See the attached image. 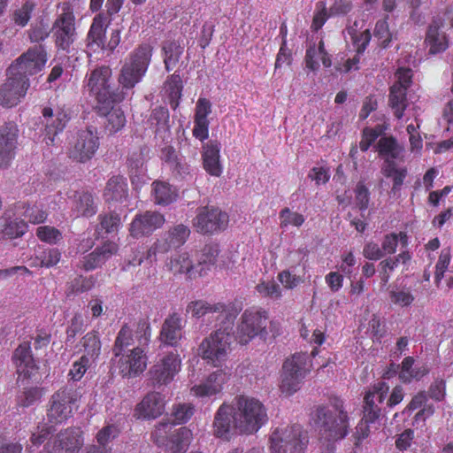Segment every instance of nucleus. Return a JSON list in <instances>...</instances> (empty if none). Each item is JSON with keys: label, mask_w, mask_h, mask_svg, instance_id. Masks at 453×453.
<instances>
[{"label": "nucleus", "mask_w": 453, "mask_h": 453, "mask_svg": "<svg viewBox=\"0 0 453 453\" xmlns=\"http://www.w3.org/2000/svg\"><path fill=\"white\" fill-rule=\"evenodd\" d=\"M312 420L319 433V453H334L335 442L348 434V415L342 403H335L333 409L319 407Z\"/></svg>", "instance_id": "nucleus-1"}, {"label": "nucleus", "mask_w": 453, "mask_h": 453, "mask_svg": "<svg viewBox=\"0 0 453 453\" xmlns=\"http://www.w3.org/2000/svg\"><path fill=\"white\" fill-rule=\"evenodd\" d=\"M234 407V425L240 433L254 434L268 420L266 409L256 398L241 395Z\"/></svg>", "instance_id": "nucleus-2"}, {"label": "nucleus", "mask_w": 453, "mask_h": 453, "mask_svg": "<svg viewBox=\"0 0 453 453\" xmlns=\"http://www.w3.org/2000/svg\"><path fill=\"white\" fill-rule=\"evenodd\" d=\"M74 5L67 1L57 5L56 18L51 26L52 37L58 50L68 52L77 38Z\"/></svg>", "instance_id": "nucleus-3"}, {"label": "nucleus", "mask_w": 453, "mask_h": 453, "mask_svg": "<svg viewBox=\"0 0 453 453\" xmlns=\"http://www.w3.org/2000/svg\"><path fill=\"white\" fill-rule=\"evenodd\" d=\"M153 49L142 44L125 59L120 70L119 82L123 88L131 89L144 77L150 65Z\"/></svg>", "instance_id": "nucleus-4"}, {"label": "nucleus", "mask_w": 453, "mask_h": 453, "mask_svg": "<svg viewBox=\"0 0 453 453\" xmlns=\"http://www.w3.org/2000/svg\"><path fill=\"white\" fill-rule=\"evenodd\" d=\"M111 70L108 66L96 68L88 75L87 87L96 97L100 111L107 110L111 104L121 102L125 98L122 90L113 91L110 85Z\"/></svg>", "instance_id": "nucleus-5"}, {"label": "nucleus", "mask_w": 453, "mask_h": 453, "mask_svg": "<svg viewBox=\"0 0 453 453\" xmlns=\"http://www.w3.org/2000/svg\"><path fill=\"white\" fill-rule=\"evenodd\" d=\"M82 396L81 388L73 383H68L55 392L50 400L48 418L52 423H61L73 415L78 408L77 403Z\"/></svg>", "instance_id": "nucleus-6"}, {"label": "nucleus", "mask_w": 453, "mask_h": 453, "mask_svg": "<svg viewBox=\"0 0 453 453\" xmlns=\"http://www.w3.org/2000/svg\"><path fill=\"white\" fill-rule=\"evenodd\" d=\"M309 355L297 352L287 358L282 366L280 390L291 395L296 392L311 371Z\"/></svg>", "instance_id": "nucleus-7"}, {"label": "nucleus", "mask_w": 453, "mask_h": 453, "mask_svg": "<svg viewBox=\"0 0 453 453\" xmlns=\"http://www.w3.org/2000/svg\"><path fill=\"white\" fill-rule=\"evenodd\" d=\"M307 433L299 425L277 428L270 437L271 453H304L308 444Z\"/></svg>", "instance_id": "nucleus-8"}, {"label": "nucleus", "mask_w": 453, "mask_h": 453, "mask_svg": "<svg viewBox=\"0 0 453 453\" xmlns=\"http://www.w3.org/2000/svg\"><path fill=\"white\" fill-rule=\"evenodd\" d=\"M233 326L226 329V324L203 340L199 346V353L203 359L218 366L224 360L233 340Z\"/></svg>", "instance_id": "nucleus-9"}, {"label": "nucleus", "mask_w": 453, "mask_h": 453, "mask_svg": "<svg viewBox=\"0 0 453 453\" xmlns=\"http://www.w3.org/2000/svg\"><path fill=\"white\" fill-rule=\"evenodd\" d=\"M47 62L42 46H35L19 56L7 69L8 73L28 80V76L41 72Z\"/></svg>", "instance_id": "nucleus-10"}, {"label": "nucleus", "mask_w": 453, "mask_h": 453, "mask_svg": "<svg viewBox=\"0 0 453 453\" xmlns=\"http://www.w3.org/2000/svg\"><path fill=\"white\" fill-rule=\"evenodd\" d=\"M99 148V137L94 128L78 131L69 142L68 155L73 160L85 163L90 160Z\"/></svg>", "instance_id": "nucleus-11"}, {"label": "nucleus", "mask_w": 453, "mask_h": 453, "mask_svg": "<svg viewBox=\"0 0 453 453\" xmlns=\"http://www.w3.org/2000/svg\"><path fill=\"white\" fill-rule=\"evenodd\" d=\"M266 311L256 308L245 310L241 318V323L237 328V338L242 344H247L254 337L259 335L265 337Z\"/></svg>", "instance_id": "nucleus-12"}, {"label": "nucleus", "mask_w": 453, "mask_h": 453, "mask_svg": "<svg viewBox=\"0 0 453 453\" xmlns=\"http://www.w3.org/2000/svg\"><path fill=\"white\" fill-rule=\"evenodd\" d=\"M72 118V111L66 105L45 107L42 110V124L44 125L47 144H53L55 137L63 132Z\"/></svg>", "instance_id": "nucleus-13"}, {"label": "nucleus", "mask_w": 453, "mask_h": 453, "mask_svg": "<svg viewBox=\"0 0 453 453\" xmlns=\"http://www.w3.org/2000/svg\"><path fill=\"white\" fill-rule=\"evenodd\" d=\"M228 225V215L215 207H202L197 210L193 226L198 233L213 234L222 231Z\"/></svg>", "instance_id": "nucleus-14"}, {"label": "nucleus", "mask_w": 453, "mask_h": 453, "mask_svg": "<svg viewBox=\"0 0 453 453\" xmlns=\"http://www.w3.org/2000/svg\"><path fill=\"white\" fill-rule=\"evenodd\" d=\"M83 443L82 431L78 427H71L50 439L45 444L42 453H77Z\"/></svg>", "instance_id": "nucleus-15"}, {"label": "nucleus", "mask_w": 453, "mask_h": 453, "mask_svg": "<svg viewBox=\"0 0 453 453\" xmlns=\"http://www.w3.org/2000/svg\"><path fill=\"white\" fill-rule=\"evenodd\" d=\"M187 311H191L196 317H203L208 313H218L217 319H221L222 324H226V329L234 326L238 313L232 303H210L202 300L191 302L188 305Z\"/></svg>", "instance_id": "nucleus-16"}, {"label": "nucleus", "mask_w": 453, "mask_h": 453, "mask_svg": "<svg viewBox=\"0 0 453 453\" xmlns=\"http://www.w3.org/2000/svg\"><path fill=\"white\" fill-rule=\"evenodd\" d=\"M190 235V229L184 224L175 225L166 231L160 240H157L149 250L148 257L151 258L157 253H166L172 249L182 246Z\"/></svg>", "instance_id": "nucleus-17"}, {"label": "nucleus", "mask_w": 453, "mask_h": 453, "mask_svg": "<svg viewBox=\"0 0 453 453\" xmlns=\"http://www.w3.org/2000/svg\"><path fill=\"white\" fill-rule=\"evenodd\" d=\"M389 391V386L384 381L374 383L365 393L363 403V417L365 420L377 422L381 416L382 403Z\"/></svg>", "instance_id": "nucleus-18"}, {"label": "nucleus", "mask_w": 453, "mask_h": 453, "mask_svg": "<svg viewBox=\"0 0 453 453\" xmlns=\"http://www.w3.org/2000/svg\"><path fill=\"white\" fill-rule=\"evenodd\" d=\"M7 79L0 88V104L4 107H13L26 96L29 88V81L8 73Z\"/></svg>", "instance_id": "nucleus-19"}, {"label": "nucleus", "mask_w": 453, "mask_h": 453, "mask_svg": "<svg viewBox=\"0 0 453 453\" xmlns=\"http://www.w3.org/2000/svg\"><path fill=\"white\" fill-rule=\"evenodd\" d=\"M180 369V359L175 353H170L160 359L150 370L149 373L153 385L170 383Z\"/></svg>", "instance_id": "nucleus-20"}, {"label": "nucleus", "mask_w": 453, "mask_h": 453, "mask_svg": "<svg viewBox=\"0 0 453 453\" xmlns=\"http://www.w3.org/2000/svg\"><path fill=\"white\" fill-rule=\"evenodd\" d=\"M165 222L164 215L157 211H147L137 214L130 224V235L134 238H140L150 234L160 228Z\"/></svg>", "instance_id": "nucleus-21"}, {"label": "nucleus", "mask_w": 453, "mask_h": 453, "mask_svg": "<svg viewBox=\"0 0 453 453\" xmlns=\"http://www.w3.org/2000/svg\"><path fill=\"white\" fill-rule=\"evenodd\" d=\"M111 21V19L104 12H101L95 15L85 39L88 50L93 52L104 50L106 31Z\"/></svg>", "instance_id": "nucleus-22"}, {"label": "nucleus", "mask_w": 453, "mask_h": 453, "mask_svg": "<svg viewBox=\"0 0 453 453\" xmlns=\"http://www.w3.org/2000/svg\"><path fill=\"white\" fill-rule=\"evenodd\" d=\"M17 125L6 123L0 128V168H7L15 157L18 138Z\"/></svg>", "instance_id": "nucleus-23"}, {"label": "nucleus", "mask_w": 453, "mask_h": 453, "mask_svg": "<svg viewBox=\"0 0 453 453\" xmlns=\"http://www.w3.org/2000/svg\"><path fill=\"white\" fill-rule=\"evenodd\" d=\"M117 366L119 372L123 377L132 378L142 373L146 368V357L143 350L137 347L131 350L130 354L119 356Z\"/></svg>", "instance_id": "nucleus-24"}, {"label": "nucleus", "mask_w": 453, "mask_h": 453, "mask_svg": "<svg viewBox=\"0 0 453 453\" xmlns=\"http://www.w3.org/2000/svg\"><path fill=\"white\" fill-rule=\"evenodd\" d=\"M165 401L157 392L147 394L134 410V416L138 418L154 419L165 411Z\"/></svg>", "instance_id": "nucleus-25"}, {"label": "nucleus", "mask_w": 453, "mask_h": 453, "mask_svg": "<svg viewBox=\"0 0 453 453\" xmlns=\"http://www.w3.org/2000/svg\"><path fill=\"white\" fill-rule=\"evenodd\" d=\"M443 29V21L434 19L428 26L425 45L430 55H436L444 52L449 48V39Z\"/></svg>", "instance_id": "nucleus-26"}, {"label": "nucleus", "mask_w": 453, "mask_h": 453, "mask_svg": "<svg viewBox=\"0 0 453 453\" xmlns=\"http://www.w3.org/2000/svg\"><path fill=\"white\" fill-rule=\"evenodd\" d=\"M182 319L180 314L173 312L163 322L159 341L162 344L175 347L182 338Z\"/></svg>", "instance_id": "nucleus-27"}, {"label": "nucleus", "mask_w": 453, "mask_h": 453, "mask_svg": "<svg viewBox=\"0 0 453 453\" xmlns=\"http://www.w3.org/2000/svg\"><path fill=\"white\" fill-rule=\"evenodd\" d=\"M118 250L117 243L107 241L102 246L97 247L93 252L85 256L81 261V265L85 271L93 270L108 261L117 253Z\"/></svg>", "instance_id": "nucleus-28"}, {"label": "nucleus", "mask_w": 453, "mask_h": 453, "mask_svg": "<svg viewBox=\"0 0 453 453\" xmlns=\"http://www.w3.org/2000/svg\"><path fill=\"white\" fill-rule=\"evenodd\" d=\"M219 152L220 143L218 141H209L203 146V168L211 176L219 177L222 173Z\"/></svg>", "instance_id": "nucleus-29"}, {"label": "nucleus", "mask_w": 453, "mask_h": 453, "mask_svg": "<svg viewBox=\"0 0 453 453\" xmlns=\"http://www.w3.org/2000/svg\"><path fill=\"white\" fill-rule=\"evenodd\" d=\"M226 373L223 371L217 370L211 373L199 385H195L191 388V392L199 397L214 395L221 391L222 385L226 380Z\"/></svg>", "instance_id": "nucleus-30"}, {"label": "nucleus", "mask_w": 453, "mask_h": 453, "mask_svg": "<svg viewBox=\"0 0 453 453\" xmlns=\"http://www.w3.org/2000/svg\"><path fill=\"white\" fill-rule=\"evenodd\" d=\"M12 358L18 372L25 377L33 376L38 369L36 361L31 354L28 342L19 344L15 349Z\"/></svg>", "instance_id": "nucleus-31"}, {"label": "nucleus", "mask_w": 453, "mask_h": 453, "mask_svg": "<svg viewBox=\"0 0 453 453\" xmlns=\"http://www.w3.org/2000/svg\"><path fill=\"white\" fill-rule=\"evenodd\" d=\"M104 199L108 203H123L128 196L127 180L119 175L111 177L104 191Z\"/></svg>", "instance_id": "nucleus-32"}, {"label": "nucleus", "mask_w": 453, "mask_h": 453, "mask_svg": "<svg viewBox=\"0 0 453 453\" xmlns=\"http://www.w3.org/2000/svg\"><path fill=\"white\" fill-rule=\"evenodd\" d=\"M234 407L222 404L214 418V434L217 437L228 438L232 428H235L234 425Z\"/></svg>", "instance_id": "nucleus-33"}, {"label": "nucleus", "mask_w": 453, "mask_h": 453, "mask_svg": "<svg viewBox=\"0 0 453 453\" xmlns=\"http://www.w3.org/2000/svg\"><path fill=\"white\" fill-rule=\"evenodd\" d=\"M166 266L173 275L185 274L187 280H196L197 273L188 252L175 254L166 264Z\"/></svg>", "instance_id": "nucleus-34"}, {"label": "nucleus", "mask_w": 453, "mask_h": 453, "mask_svg": "<svg viewBox=\"0 0 453 453\" xmlns=\"http://www.w3.org/2000/svg\"><path fill=\"white\" fill-rule=\"evenodd\" d=\"M191 439V430L185 426L175 428L163 449L169 453H185Z\"/></svg>", "instance_id": "nucleus-35"}, {"label": "nucleus", "mask_w": 453, "mask_h": 453, "mask_svg": "<svg viewBox=\"0 0 453 453\" xmlns=\"http://www.w3.org/2000/svg\"><path fill=\"white\" fill-rule=\"evenodd\" d=\"M415 360L412 357H405L401 364L399 371V379L403 383H411L413 380H419L429 372L426 365H414Z\"/></svg>", "instance_id": "nucleus-36"}, {"label": "nucleus", "mask_w": 453, "mask_h": 453, "mask_svg": "<svg viewBox=\"0 0 453 453\" xmlns=\"http://www.w3.org/2000/svg\"><path fill=\"white\" fill-rule=\"evenodd\" d=\"M376 150L385 160L384 164L403 158V149L393 137H381L376 145Z\"/></svg>", "instance_id": "nucleus-37"}, {"label": "nucleus", "mask_w": 453, "mask_h": 453, "mask_svg": "<svg viewBox=\"0 0 453 453\" xmlns=\"http://www.w3.org/2000/svg\"><path fill=\"white\" fill-rule=\"evenodd\" d=\"M72 210L76 217H89L96 214V207L92 195L88 192L75 193L73 196Z\"/></svg>", "instance_id": "nucleus-38"}, {"label": "nucleus", "mask_w": 453, "mask_h": 453, "mask_svg": "<svg viewBox=\"0 0 453 453\" xmlns=\"http://www.w3.org/2000/svg\"><path fill=\"white\" fill-rule=\"evenodd\" d=\"M151 127H155L157 135L164 140L170 137L169 111L165 107L155 108L150 117Z\"/></svg>", "instance_id": "nucleus-39"}, {"label": "nucleus", "mask_w": 453, "mask_h": 453, "mask_svg": "<svg viewBox=\"0 0 453 453\" xmlns=\"http://www.w3.org/2000/svg\"><path fill=\"white\" fill-rule=\"evenodd\" d=\"M97 219L99 220V224L96 228L97 238H104V234L118 232L121 226L120 217L114 211L99 214Z\"/></svg>", "instance_id": "nucleus-40"}, {"label": "nucleus", "mask_w": 453, "mask_h": 453, "mask_svg": "<svg viewBox=\"0 0 453 453\" xmlns=\"http://www.w3.org/2000/svg\"><path fill=\"white\" fill-rule=\"evenodd\" d=\"M319 60H321L325 67H329L332 65L330 57L326 52L322 41L319 42L318 48L313 46L307 50L305 56L306 67L311 71L318 70Z\"/></svg>", "instance_id": "nucleus-41"}, {"label": "nucleus", "mask_w": 453, "mask_h": 453, "mask_svg": "<svg viewBox=\"0 0 453 453\" xmlns=\"http://www.w3.org/2000/svg\"><path fill=\"white\" fill-rule=\"evenodd\" d=\"M219 255L217 245H206L198 257V263L196 267L197 276L202 277L207 274V272L214 266L216 258Z\"/></svg>", "instance_id": "nucleus-42"}, {"label": "nucleus", "mask_w": 453, "mask_h": 453, "mask_svg": "<svg viewBox=\"0 0 453 453\" xmlns=\"http://www.w3.org/2000/svg\"><path fill=\"white\" fill-rule=\"evenodd\" d=\"M155 203L167 205L173 203L177 196L176 189L164 181H155L151 190Z\"/></svg>", "instance_id": "nucleus-43"}, {"label": "nucleus", "mask_w": 453, "mask_h": 453, "mask_svg": "<svg viewBox=\"0 0 453 453\" xmlns=\"http://www.w3.org/2000/svg\"><path fill=\"white\" fill-rule=\"evenodd\" d=\"M164 64L165 70L170 72L180 61L183 47L176 41H167L163 43Z\"/></svg>", "instance_id": "nucleus-44"}, {"label": "nucleus", "mask_w": 453, "mask_h": 453, "mask_svg": "<svg viewBox=\"0 0 453 453\" xmlns=\"http://www.w3.org/2000/svg\"><path fill=\"white\" fill-rule=\"evenodd\" d=\"M406 90L405 88L398 85H393L390 89L389 105L398 119L403 117L407 107Z\"/></svg>", "instance_id": "nucleus-45"}, {"label": "nucleus", "mask_w": 453, "mask_h": 453, "mask_svg": "<svg viewBox=\"0 0 453 453\" xmlns=\"http://www.w3.org/2000/svg\"><path fill=\"white\" fill-rule=\"evenodd\" d=\"M15 216L24 217V220L27 219L32 224H40L43 222L47 214L44 211L37 205H26L24 203H19L15 207Z\"/></svg>", "instance_id": "nucleus-46"}, {"label": "nucleus", "mask_w": 453, "mask_h": 453, "mask_svg": "<svg viewBox=\"0 0 453 453\" xmlns=\"http://www.w3.org/2000/svg\"><path fill=\"white\" fill-rule=\"evenodd\" d=\"M165 88L169 95L171 106L175 109L179 104L181 96L182 81L179 73L170 75L165 83Z\"/></svg>", "instance_id": "nucleus-47"}, {"label": "nucleus", "mask_w": 453, "mask_h": 453, "mask_svg": "<svg viewBox=\"0 0 453 453\" xmlns=\"http://www.w3.org/2000/svg\"><path fill=\"white\" fill-rule=\"evenodd\" d=\"M21 217L17 216L15 219L4 218V225L1 226L2 232L11 237L17 238L23 235L27 230V225Z\"/></svg>", "instance_id": "nucleus-48"}, {"label": "nucleus", "mask_w": 453, "mask_h": 453, "mask_svg": "<svg viewBox=\"0 0 453 453\" xmlns=\"http://www.w3.org/2000/svg\"><path fill=\"white\" fill-rule=\"evenodd\" d=\"M105 129L111 134L119 132L126 125V116L119 108H111L105 113Z\"/></svg>", "instance_id": "nucleus-49"}, {"label": "nucleus", "mask_w": 453, "mask_h": 453, "mask_svg": "<svg viewBox=\"0 0 453 453\" xmlns=\"http://www.w3.org/2000/svg\"><path fill=\"white\" fill-rule=\"evenodd\" d=\"M382 173L393 180V190L399 189L407 175V170L403 167H397L395 162L384 164Z\"/></svg>", "instance_id": "nucleus-50"}, {"label": "nucleus", "mask_w": 453, "mask_h": 453, "mask_svg": "<svg viewBox=\"0 0 453 453\" xmlns=\"http://www.w3.org/2000/svg\"><path fill=\"white\" fill-rule=\"evenodd\" d=\"M31 280V273L25 266H15L4 270H0V281H29Z\"/></svg>", "instance_id": "nucleus-51"}, {"label": "nucleus", "mask_w": 453, "mask_h": 453, "mask_svg": "<svg viewBox=\"0 0 453 453\" xmlns=\"http://www.w3.org/2000/svg\"><path fill=\"white\" fill-rule=\"evenodd\" d=\"M84 351L88 358H96L98 357L101 349V342L96 332L88 333L81 340Z\"/></svg>", "instance_id": "nucleus-52"}, {"label": "nucleus", "mask_w": 453, "mask_h": 453, "mask_svg": "<svg viewBox=\"0 0 453 453\" xmlns=\"http://www.w3.org/2000/svg\"><path fill=\"white\" fill-rule=\"evenodd\" d=\"M174 428L173 424L169 422L159 423L151 434L153 441L160 448L166 444Z\"/></svg>", "instance_id": "nucleus-53"}, {"label": "nucleus", "mask_w": 453, "mask_h": 453, "mask_svg": "<svg viewBox=\"0 0 453 453\" xmlns=\"http://www.w3.org/2000/svg\"><path fill=\"white\" fill-rule=\"evenodd\" d=\"M388 19V16H386L383 19L378 20L374 28V36L383 48L388 47L392 41V33L389 30Z\"/></svg>", "instance_id": "nucleus-54"}, {"label": "nucleus", "mask_w": 453, "mask_h": 453, "mask_svg": "<svg viewBox=\"0 0 453 453\" xmlns=\"http://www.w3.org/2000/svg\"><path fill=\"white\" fill-rule=\"evenodd\" d=\"M132 330L127 325L123 326L119 330L115 341L113 352L115 357H118L124 351L126 347L133 344Z\"/></svg>", "instance_id": "nucleus-55"}, {"label": "nucleus", "mask_w": 453, "mask_h": 453, "mask_svg": "<svg viewBox=\"0 0 453 453\" xmlns=\"http://www.w3.org/2000/svg\"><path fill=\"white\" fill-rule=\"evenodd\" d=\"M280 220L281 227L288 226L299 227L303 224L305 219L303 214L292 211L289 208H284L280 212Z\"/></svg>", "instance_id": "nucleus-56"}, {"label": "nucleus", "mask_w": 453, "mask_h": 453, "mask_svg": "<svg viewBox=\"0 0 453 453\" xmlns=\"http://www.w3.org/2000/svg\"><path fill=\"white\" fill-rule=\"evenodd\" d=\"M330 17L334 16L331 15L330 9L327 10L326 3L323 1L318 2L311 23V29L318 31L324 26Z\"/></svg>", "instance_id": "nucleus-57"}, {"label": "nucleus", "mask_w": 453, "mask_h": 453, "mask_svg": "<svg viewBox=\"0 0 453 453\" xmlns=\"http://www.w3.org/2000/svg\"><path fill=\"white\" fill-rule=\"evenodd\" d=\"M119 430L116 426H106L96 434V442L104 447H111V443L119 436Z\"/></svg>", "instance_id": "nucleus-58"}, {"label": "nucleus", "mask_w": 453, "mask_h": 453, "mask_svg": "<svg viewBox=\"0 0 453 453\" xmlns=\"http://www.w3.org/2000/svg\"><path fill=\"white\" fill-rule=\"evenodd\" d=\"M34 4L26 2L19 8L16 9L12 14L13 22L19 27H25L31 19V13L34 10Z\"/></svg>", "instance_id": "nucleus-59"}, {"label": "nucleus", "mask_w": 453, "mask_h": 453, "mask_svg": "<svg viewBox=\"0 0 453 453\" xmlns=\"http://www.w3.org/2000/svg\"><path fill=\"white\" fill-rule=\"evenodd\" d=\"M36 234L42 242L50 244L57 243L61 239V233L55 227L49 226L37 227Z\"/></svg>", "instance_id": "nucleus-60"}, {"label": "nucleus", "mask_w": 453, "mask_h": 453, "mask_svg": "<svg viewBox=\"0 0 453 453\" xmlns=\"http://www.w3.org/2000/svg\"><path fill=\"white\" fill-rule=\"evenodd\" d=\"M88 364L89 358L87 356H82L79 361L73 363L68 373L70 380H73L72 383L74 384L75 381L81 379L88 369Z\"/></svg>", "instance_id": "nucleus-61"}, {"label": "nucleus", "mask_w": 453, "mask_h": 453, "mask_svg": "<svg viewBox=\"0 0 453 453\" xmlns=\"http://www.w3.org/2000/svg\"><path fill=\"white\" fill-rule=\"evenodd\" d=\"M211 113V103L203 97H200L196 104L194 120L209 121L208 116Z\"/></svg>", "instance_id": "nucleus-62"}, {"label": "nucleus", "mask_w": 453, "mask_h": 453, "mask_svg": "<svg viewBox=\"0 0 453 453\" xmlns=\"http://www.w3.org/2000/svg\"><path fill=\"white\" fill-rule=\"evenodd\" d=\"M450 262V254L449 250H443L441 252L439 259L435 265L434 280L440 282L444 275V273L448 269Z\"/></svg>", "instance_id": "nucleus-63"}, {"label": "nucleus", "mask_w": 453, "mask_h": 453, "mask_svg": "<svg viewBox=\"0 0 453 453\" xmlns=\"http://www.w3.org/2000/svg\"><path fill=\"white\" fill-rule=\"evenodd\" d=\"M42 395V391L39 388H30L26 389L19 397V403L23 407H29L37 403Z\"/></svg>", "instance_id": "nucleus-64"}]
</instances>
